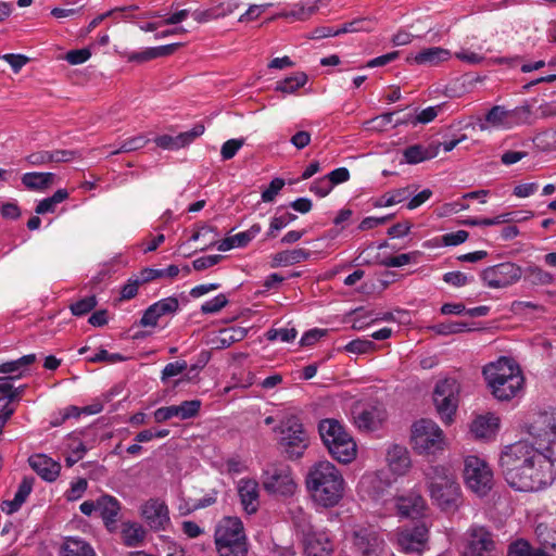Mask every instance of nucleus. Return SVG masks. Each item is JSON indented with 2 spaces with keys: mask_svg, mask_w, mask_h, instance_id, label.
I'll return each mask as SVG.
<instances>
[{
  "mask_svg": "<svg viewBox=\"0 0 556 556\" xmlns=\"http://www.w3.org/2000/svg\"><path fill=\"white\" fill-rule=\"evenodd\" d=\"M498 464L507 484L520 492H536L553 479V465L529 440L506 445Z\"/></svg>",
  "mask_w": 556,
  "mask_h": 556,
  "instance_id": "f257e3e1",
  "label": "nucleus"
},
{
  "mask_svg": "<svg viewBox=\"0 0 556 556\" xmlns=\"http://www.w3.org/2000/svg\"><path fill=\"white\" fill-rule=\"evenodd\" d=\"M305 485L312 500L326 508L334 507L344 496V478L329 460H319L308 468Z\"/></svg>",
  "mask_w": 556,
  "mask_h": 556,
  "instance_id": "f03ea898",
  "label": "nucleus"
},
{
  "mask_svg": "<svg viewBox=\"0 0 556 556\" xmlns=\"http://www.w3.org/2000/svg\"><path fill=\"white\" fill-rule=\"evenodd\" d=\"M483 375L492 394L501 401H508L518 395L523 387V376L517 364L506 357L483 368Z\"/></svg>",
  "mask_w": 556,
  "mask_h": 556,
  "instance_id": "7ed1b4c3",
  "label": "nucleus"
},
{
  "mask_svg": "<svg viewBox=\"0 0 556 556\" xmlns=\"http://www.w3.org/2000/svg\"><path fill=\"white\" fill-rule=\"evenodd\" d=\"M426 484L440 509L455 511L462 503V491L455 475L444 466H431L425 471Z\"/></svg>",
  "mask_w": 556,
  "mask_h": 556,
  "instance_id": "20e7f679",
  "label": "nucleus"
},
{
  "mask_svg": "<svg viewBox=\"0 0 556 556\" xmlns=\"http://www.w3.org/2000/svg\"><path fill=\"white\" fill-rule=\"evenodd\" d=\"M320 438L330 455L339 463L349 464L357 454L356 443L337 419H324L318 425Z\"/></svg>",
  "mask_w": 556,
  "mask_h": 556,
  "instance_id": "39448f33",
  "label": "nucleus"
},
{
  "mask_svg": "<svg viewBox=\"0 0 556 556\" xmlns=\"http://www.w3.org/2000/svg\"><path fill=\"white\" fill-rule=\"evenodd\" d=\"M526 429L527 440L553 464L556 460V412L540 413Z\"/></svg>",
  "mask_w": 556,
  "mask_h": 556,
  "instance_id": "423d86ee",
  "label": "nucleus"
},
{
  "mask_svg": "<svg viewBox=\"0 0 556 556\" xmlns=\"http://www.w3.org/2000/svg\"><path fill=\"white\" fill-rule=\"evenodd\" d=\"M215 544L219 556H247L248 544L241 520L224 518L216 529Z\"/></svg>",
  "mask_w": 556,
  "mask_h": 556,
  "instance_id": "0eeeda50",
  "label": "nucleus"
},
{
  "mask_svg": "<svg viewBox=\"0 0 556 556\" xmlns=\"http://www.w3.org/2000/svg\"><path fill=\"white\" fill-rule=\"evenodd\" d=\"M275 431L278 432V444L290 458H299L304 454L308 446V437L299 418H283Z\"/></svg>",
  "mask_w": 556,
  "mask_h": 556,
  "instance_id": "6e6552de",
  "label": "nucleus"
},
{
  "mask_svg": "<svg viewBox=\"0 0 556 556\" xmlns=\"http://www.w3.org/2000/svg\"><path fill=\"white\" fill-rule=\"evenodd\" d=\"M413 448L420 455H433L444 448V434L430 419H420L412 426Z\"/></svg>",
  "mask_w": 556,
  "mask_h": 556,
  "instance_id": "1a4fd4ad",
  "label": "nucleus"
},
{
  "mask_svg": "<svg viewBox=\"0 0 556 556\" xmlns=\"http://www.w3.org/2000/svg\"><path fill=\"white\" fill-rule=\"evenodd\" d=\"M262 484L267 493L278 496H290L296 489L291 468L283 463L268 464L263 471Z\"/></svg>",
  "mask_w": 556,
  "mask_h": 556,
  "instance_id": "9d476101",
  "label": "nucleus"
},
{
  "mask_svg": "<svg viewBox=\"0 0 556 556\" xmlns=\"http://www.w3.org/2000/svg\"><path fill=\"white\" fill-rule=\"evenodd\" d=\"M353 556H387L388 544L382 534L372 528H358L350 536Z\"/></svg>",
  "mask_w": 556,
  "mask_h": 556,
  "instance_id": "9b49d317",
  "label": "nucleus"
},
{
  "mask_svg": "<svg viewBox=\"0 0 556 556\" xmlns=\"http://www.w3.org/2000/svg\"><path fill=\"white\" fill-rule=\"evenodd\" d=\"M465 483L479 496L486 495L494 483L493 471L485 460L477 456H468L464 467Z\"/></svg>",
  "mask_w": 556,
  "mask_h": 556,
  "instance_id": "f8f14e48",
  "label": "nucleus"
},
{
  "mask_svg": "<svg viewBox=\"0 0 556 556\" xmlns=\"http://www.w3.org/2000/svg\"><path fill=\"white\" fill-rule=\"evenodd\" d=\"M459 384L453 378L439 380L433 390V403L445 424L452 421L458 406Z\"/></svg>",
  "mask_w": 556,
  "mask_h": 556,
  "instance_id": "ddd939ff",
  "label": "nucleus"
},
{
  "mask_svg": "<svg viewBox=\"0 0 556 556\" xmlns=\"http://www.w3.org/2000/svg\"><path fill=\"white\" fill-rule=\"evenodd\" d=\"M522 275L520 266L511 262H504L483 269L481 279L491 289H503L519 281Z\"/></svg>",
  "mask_w": 556,
  "mask_h": 556,
  "instance_id": "4468645a",
  "label": "nucleus"
},
{
  "mask_svg": "<svg viewBox=\"0 0 556 556\" xmlns=\"http://www.w3.org/2000/svg\"><path fill=\"white\" fill-rule=\"evenodd\" d=\"M298 531L302 535L305 556H331L333 545L324 531L316 530L309 523H296Z\"/></svg>",
  "mask_w": 556,
  "mask_h": 556,
  "instance_id": "2eb2a0df",
  "label": "nucleus"
},
{
  "mask_svg": "<svg viewBox=\"0 0 556 556\" xmlns=\"http://www.w3.org/2000/svg\"><path fill=\"white\" fill-rule=\"evenodd\" d=\"M141 517L154 531H164L170 526L169 510L165 502L150 498L140 508Z\"/></svg>",
  "mask_w": 556,
  "mask_h": 556,
  "instance_id": "dca6fc26",
  "label": "nucleus"
},
{
  "mask_svg": "<svg viewBox=\"0 0 556 556\" xmlns=\"http://www.w3.org/2000/svg\"><path fill=\"white\" fill-rule=\"evenodd\" d=\"M471 556H498L493 534L484 527L473 526L468 531Z\"/></svg>",
  "mask_w": 556,
  "mask_h": 556,
  "instance_id": "f3484780",
  "label": "nucleus"
},
{
  "mask_svg": "<svg viewBox=\"0 0 556 556\" xmlns=\"http://www.w3.org/2000/svg\"><path fill=\"white\" fill-rule=\"evenodd\" d=\"M395 507L399 516L417 519L426 515L428 505L422 495L417 491H409L395 498Z\"/></svg>",
  "mask_w": 556,
  "mask_h": 556,
  "instance_id": "a211bd4d",
  "label": "nucleus"
},
{
  "mask_svg": "<svg viewBox=\"0 0 556 556\" xmlns=\"http://www.w3.org/2000/svg\"><path fill=\"white\" fill-rule=\"evenodd\" d=\"M428 542V529L425 525L396 532V543L404 552L421 553Z\"/></svg>",
  "mask_w": 556,
  "mask_h": 556,
  "instance_id": "6ab92c4d",
  "label": "nucleus"
},
{
  "mask_svg": "<svg viewBox=\"0 0 556 556\" xmlns=\"http://www.w3.org/2000/svg\"><path fill=\"white\" fill-rule=\"evenodd\" d=\"M205 128L197 124L191 130L180 132L177 136L163 135L154 139L157 147L165 150H178L190 144L195 138L203 135Z\"/></svg>",
  "mask_w": 556,
  "mask_h": 556,
  "instance_id": "aec40b11",
  "label": "nucleus"
},
{
  "mask_svg": "<svg viewBox=\"0 0 556 556\" xmlns=\"http://www.w3.org/2000/svg\"><path fill=\"white\" fill-rule=\"evenodd\" d=\"M387 413L382 407L368 406L354 412V422L359 430H376L386 419Z\"/></svg>",
  "mask_w": 556,
  "mask_h": 556,
  "instance_id": "412c9836",
  "label": "nucleus"
},
{
  "mask_svg": "<svg viewBox=\"0 0 556 556\" xmlns=\"http://www.w3.org/2000/svg\"><path fill=\"white\" fill-rule=\"evenodd\" d=\"M28 464L37 475L48 482H53L60 475L61 465L45 454H35L28 458Z\"/></svg>",
  "mask_w": 556,
  "mask_h": 556,
  "instance_id": "4be33fe9",
  "label": "nucleus"
},
{
  "mask_svg": "<svg viewBox=\"0 0 556 556\" xmlns=\"http://www.w3.org/2000/svg\"><path fill=\"white\" fill-rule=\"evenodd\" d=\"M387 460L390 470L397 476H404L412 466L407 448L397 444L388 450Z\"/></svg>",
  "mask_w": 556,
  "mask_h": 556,
  "instance_id": "5701e85b",
  "label": "nucleus"
},
{
  "mask_svg": "<svg viewBox=\"0 0 556 556\" xmlns=\"http://www.w3.org/2000/svg\"><path fill=\"white\" fill-rule=\"evenodd\" d=\"M238 492L244 510L255 513L258 506V483L252 479H241Z\"/></svg>",
  "mask_w": 556,
  "mask_h": 556,
  "instance_id": "b1692460",
  "label": "nucleus"
},
{
  "mask_svg": "<svg viewBox=\"0 0 556 556\" xmlns=\"http://www.w3.org/2000/svg\"><path fill=\"white\" fill-rule=\"evenodd\" d=\"M261 225L254 224L245 231L220 240L218 243V250L225 252L233 248H243L248 245L261 232Z\"/></svg>",
  "mask_w": 556,
  "mask_h": 556,
  "instance_id": "393cba45",
  "label": "nucleus"
},
{
  "mask_svg": "<svg viewBox=\"0 0 556 556\" xmlns=\"http://www.w3.org/2000/svg\"><path fill=\"white\" fill-rule=\"evenodd\" d=\"M441 144L431 142L428 146L414 144L404 150V157L408 164H417L438 155Z\"/></svg>",
  "mask_w": 556,
  "mask_h": 556,
  "instance_id": "a878e982",
  "label": "nucleus"
},
{
  "mask_svg": "<svg viewBox=\"0 0 556 556\" xmlns=\"http://www.w3.org/2000/svg\"><path fill=\"white\" fill-rule=\"evenodd\" d=\"M498 422V418L493 414L481 415L473 419L470 431L476 438H490L496 432Z\"/></svg>",
  "mask_w": 556,
  "mask_h": 556,
  "instance_id": "bb28decb",
  "label": "nucleus"
},
{
  "mask_svg": "<svg viewBox=\"0 0 556 556\" xmlns=\"http://www.w3.org/2000/svg\"><path fill=\"white\" fill-rule=\"evenodd\" d=\"M119 509V503L115 497L103 495L98 498V511L108 528L116 523Z\"/></svg>",
  "mask_w": 556,
  "mask_h": 556,
  "instance_id": "cd10ccee",
  "label": "nucleus"
},
{
  "mask_svg": "<svg viewBox=\"0 0 556 556\" xmlns=\"http://www.w3.org/2000/svg\"><path fill=\"white\" fill-rule=\"evenodd\" d=\"M451 58V52L441 47H431L421 50L413 60L416 64L435 66L440 63L447 61Z\"/></svg>",
  "mask_w": 556,
  "mask_h": 556,
  "instance_id": "c85d7f7f",
  "label": "nucleus"
},
{
  "mask_svg": "<svg viewBox=\"0 0 556 556\" xmlns=\"http://www.w3.org/2000/svg\"><path fill=\"white\" fill-rule=\"evenodd\" d=\"M416 191V188L413 186H407L403 188H399L395 190H391L379 197L375 203V207H387L392 206L399 203H402L409 199V197Z\"/></svg>",
  "mask_w": 556,
  "mask_h": 556,
  "instance_id": "c756f323",
  "label": "nucleus"
},
{
  "mask_svg": "<svg viewBox=\"0 0 556 556\" xmlns=\"http://www.w3.org/2000/svg\"><path fill=\"white\" fill-rule=\"evenodd\" d=\"M53 173H26L22 176V184L29 190L43 191L53 185Z\"/></svg>",
  "mask_w": 556,
  "mask_h": 556,
  "instance_id": "7c9ffc66",
  "label": "nucleus"
},
{
  "mask_svg": "<svg viewBox=\"0 0 556 556\" xmlns=\"http://www.w3.org/2000/svg\"><path fill=\"white\" fill-rule=\"evenodd\" d=\"M308 256L309 252L304 249L281 251L271 256V267L298 264L306 261Z\"/></svg>",
  "mask_w": 556,
  "mask_h": 556,
  "instance_id": "2f4dec72",
  "label": "nucleus"
},
{
  "mask_svg": "<svg viewBox=\"0 0 556 556\" xmlns=\"http://www.w3.org/2000/svg\"><path fill=\"white\" fill-rule=\"evenodd\" d=\"M248 330L241 327H231L224 329L214 340L216 349H227L235 342H239L245 338Z\"/></svg>",
  "mask_w": 556,
  "mask_h": 556,
  "instance_id": "473e14b6",
  "label": "nucleus"
},
{
  "mask_svg": "<svg viewBox=\"0 0 556 556\" xmlns=\"http://www.w3.org/2000/svg\"><path fill=\"white\" fill-rule=\"evenodd\" d=\"M64 556H96L91 545L79 538H67L63 545Z\"/></svg>",
  "mask_w": 556,
  "mask_h": 556,
  "instance_id": "72a5a7b5",
  "label": "nucleus"
},
{
  "mask_svg": "<svg viewBox=\"0 0 556 556\" xmlns=\"http://www.w3.org/2000/svg\"><path fill=\"white\" fill-rule=\"evenodd\" d=\"M307 83V75L304 72H296L277 83L275 90L282 93H293Z\"/></svg>",
  "mask_w": 556,
  "mask_h": 556,
  "instance_id": "f704fd0d",
  "label": "nucleus"
},
{
  "mask_svg": "<svg viewBox=\"0 0 556 556\" xmlns=\"http://www.w3.org/2000/svg\"><path fill=\"white\" fill-rule=\"evenodd\" d=\"M525 279L533 286H549L554 281V276L539 266H529L523 275Z\"/></svg>",
  "mask_w": 556,
  "mask_h": 556,
  "instance_id": "c9c22d12",
  "label": "nucleus"
},
{
  "mask_svg": "<svg viewBox=\"0 0 556 556\" xmlns=\"http://www.w3.org/2000/svg\"><path fill=\"white\" fill-rule=\"evenodd\" d=\"M146 530L138 523H126L122 530V539L127 546H137L144 540Z\"/></svg>",
  "mask_w": 556,
  "mask_h": 556,
  "instance_id": "e433bc0d",
  "label": "nucleus"
},
{
  "mask_svg": "<svg viewBox=\"0 0 556 556\" xmlns=\"http://www.w3.org/2000/svg\"><path fill=\"white\" fill-rule=\"evenodd\" d=\"M36 361L35 354H28L20 357L18 359L5 362L0 365V372L8 374L9 376L24 374L26 368Z\"/></svg>",
  "mask_w": 556,
  "mask_h": 556,
  "instance_id": "4c0bfd02",
  "label": "nucleus"
},
{
  "mask_svg": "<svg viewBox=\"0 0 556 556\" xmlns=\"http://www.w3.org/2000/svg\"><path fill=\"white\" fill-rule=\"evenodd\" d=\"M509 117V110L501 105H495L488 112L485 122L494 127L511 128Z\"/></svg>",
  "mask_w": 556,
  "mask_h": 556,
  "instance_id": "58836bf2",
  "label": "nucleus"
},
{
  "mask_svg": "<svg viewBox=\"0 0 556 556\" xmlns=\"http://www.w3.org/2000/svg\"><path fill=\"white\" fill-rule=\"evenodd\" d=\"M67 197H68V192L65 189H59L53 193L52 197L41 200L37 204L35 212L38 215L46 214V213H53L56 204L66 200Z\"/></svg>",
  "mask_w": 556,
  "mask_h": 556,
  "instance_id": "ea45409f",
  "label": "nucleus"
},
{
  "mask_svg": "<svg viewBox=\"0 0 556 556\" xmlns=\"http://www.w3.org/2000/svg\"><path fill=\"white\" fill-rule=\"evenodd\" d=\"M22 377V372H18L17 375L8 376V377H1L0 378V393L2 394L1 397H8L11 400H20L25 386H20L15 388L12 383L13 380L18 379Z\"/></svg>",
  "mask_w": 556,
  "mask_h": 556,
  "instance_id": "a19ab883",
  "label": "nucleus"
},
{
  "mask_svg": "<svg viewBox=\"0 0 556 556\" xmlns=\"http://www.w3.org/2000/svg\"><path fill=\"white\" fill-rule=\"evenodd\" d=\"M510 115V127L525 125V124H533L535 117L533 116L531 106L529 104H522L520 106H516L513 110H509Z\"/></svg>",
  "mask_w": 556,
  "mask_h": 556,
  "instance_id": "79ce46f5",
  "label": "nucleus"
},
{
  "mask_svg": "<svg viewBox=\"0 0 556 556\" xmlns=\"http://www.w3.org/2000/svg\"><path fill=\"white\" fill-rule=\"evenodd\" d=\"M533 216L532 212H510L501 214L494 218H484V226H493L505 223L528 220Z\"/></svg>",
  "mask_w": 556,
  "mask_h": 556,
  "instance_id": "37998d69",
  "label": "nucleus"
},
{
  "mask_svg": "<svg viewBox=\"0 0 556 556\" xmlns=\"http://www.w3.org/2000/svg\"><path fill=\"white\" fill-rule=\"evenodd\" d=\"M179 274L176 265H169L165 269L144 268L140 271L141 280L149 282L157 278H175Z\"/></svg>",
  "mask_w": 556,
  "mask_h": 556,
  "instance_id": "c03bdc74",
  "label": "nucleus"
},
{
  "mask_svg": "<svg viewBox=\"0 0 556 556\" xmlns=\"http://www.w3.org/2000/svg\"><path fill=\"white\" fill-rule=\"evenodd\" d=\"M535 535L543 547L556 551V531L554 529L545 523H539L535 527Z\"/></svg>",
  "mask_w": 556,
  "mask_h": 556,
  "instance_id": "a18cd8bd",
  "label": "nucleus"
},
{
  "mask_svg": "<svg viewBox=\"0 0 556 556\" xmlns=\"http://www.w3.org/2000/svg\"><path fill=\"white\" fill-rule=\"evenodd\" d=\"M507 556H548L541 549H533L527 541L518 540L509 545Z\"/></svg>",
  "mask_w": 556,
  "mask_h": 556,
  "instance_id": "49530a36",
  "label": "nucleus"
},
{
  "mask_svg": "<svg viewBox=\"0 0 556 556\" xmlns=\"http://www.w3.org/2000/svg\"><path fill=\"white\" fill-rule=\"evenodd\" d=\"M148 142H149V140L144 136H142V135L135 136V137L124 140L119 144V147L116 150L112 151L110 154L115 155V154H119V153L134 152V151L140 150L143 147H146V144Z\"/></svg>",
  "mask_w": 556,
  "mask_h": 556,
  "instance_id": "de8ad7c7",
  "label": "nucleus"
},
{
  "mask_svg": "<svg viewBox=\"0 0 556 556\" xmlns=\"http://www.w3.org/2000/svg\"><path fill=\"white\" fill-rule=\"evenodd\" d=\"M200 400L184 401L179 405H175L177 417L181 420L190 419L195 417L201 408Z\"/></svg>",
  "mask_w": 556,
  "mask_h": 556,
  "instance_id": "09e8293b",
  "label": "nucleus"
},
{
  "mask_svg": "<svg viewBox=\"0 0 556 556\" xmlns=\"http://www.w3.org/2000/svg\"><path fill=\"white\" fill-rule=\"evenodd\" d=\"M201 238L204 239L201 250H205L206 248L212 247L214 244L218 245L220 241L218 240V233L215 232V230L210 226H202L192 235L191 240L198 241Z\"/></svg>",
  "mask_w": 556,
  "mask_h": 556,
  "instance_id": "8fccbe9b",
  "label": "nucleus"
},
{
  "mask_svg": "<svg viewBox=\"0 0 556 556\" xmlns=\"http://www.w3.org/2000/svg\"><path fill=\"white\" fill-rule=\"evenodd\" d=\"M298 218L296 215L292 213H286L281 216H274L270 219L269 229L266 232V238H274L276 237V232L288 226L291 222L295 220Z\"/></svg>",
  "mask_w": 556,
  "mask_h": 556,
  "instance_id": "3c124183",
  "label": "nucleus"
},
{
  "mask_svg": "<svg viewBox=\"0 0 556 556\" xmlns=\"http://www.w3.org/2000/svg\"><path fill=\"white\" fill-rule=\"evenodd\" d=\"M97 304V298L90 295L71 304L70 309L73 315L80 317L91 312Z\"/></svg>",
  "mask_w": 556,
  "mask_h": 556,
  "instance_id": "603ef678",
  "label": "nucleus"
},
{
  "mask_svg": "<svg viewBox=\"0 0 556 556\" xmlns=\"http://www.w3.org/2000/svg\"><path fill=\"white\" fill-rule=\"evenodd\" d=\"M438 334L448 336L453 333H460L468 330V326L463 321H448L441 323L439 325L433 326L432 328Z\"/></svg>",
  "mask_w": 556,
  "mask_h": 556,
  "instance_id": "864d4df0",
  "label": "nucleus"
},
{
  "mask_svg": "<svg viewBox=\"0 0 556 556\" xmlns=\"http://www.w3.org/2000/svg\"><path fill=\"white\" fill-rule=\"evenodd\" d=\"M376 348L375 343L367 339H356L349 342L344 350L349 353L354 354H366L374 351Z\"/></svg>",
  "mask_w": 556,
  "mask_h": 556,
  "instance_id": "5fc2aeb1",
  "label": "nucleus"
},
{
  "mask_svg": "<svg viewBox=\"0 0 556 556\" xmlns=\"http://www.w3.org/2000/svg\"><path fill=\"white\" fill-rule=\"evenodd\" d=\"M227 296L220 293L216 295L214 299L203 303L201 306V312L203 314H215L218 313L222 308H224L227 305Z\"/></svg>",
  "mask_w": 556,
  "mask_h": 556,
  "instance_id": "6e6d98bb",
  "label": "nucleus"
},
{
  "mask_svg": "<svg viewBox=\"0 0 556 556\" xmlns=\"http://www.w3.org/2000/svg\"><path fill=\"white\" fill-rule=\"evenodd\" d=\"M160 317L175 313L178 309V300L174 296L165 298L152 304Z\"/></svg>",
  "mask_w": 556,
  "mask_h": 556,
  "instance_id": "4d7b16f0",
  "label": "nucleus"
},
{
  "mask_svg": "<svg viewBox=\"0 0 556 556\" xmlns=\"http://www.w3.org/2000/svg\"><path fill=\"white\" fill-rule=\"evenodd\" d=\"M244 144V139H229L223 143L220 155L224 161L231 160Z\"/></svg>",
  "mask_w": 556,
  "mask_h": 556,
  "instance_id": "13d9d810",
  "label": "nucleus"
},
{
  "mask_svg": "<svg viewBox=\"0 0 556 556\" xmlns=\"http://www.w3.org/2000/svg\"><path fill=\"white\" fill-rule=\"evenodd\" d=\"M25 161L31 166H40L53 163V155L51 151L41 150L28 154Z\"/></svg>",
  "mask_w": 556,
  "mask_h": 556,
  "instance_id": "bf43d9fd",
  "label": "nucleus"
},
{
  "mask_svg": "<svg viewBox=\"0 0 556 556\" xmlns=\"http://www.w3.org/2000/svg\"><path fill=\"white\" fill-rule=\"evenodd\" d=\"M443 280L448 285L460 288L473 281V277L462 271H450L444 274Z\"/></svg>",
  "mask_w": 556,
  "mask_h": 556,
  "instance_id": "052dcab7",
  "label": "nucleus"
},
{
  "mask_svg": "<svg viewBox=\"0 0 556 556\" xmlns=\"http://www.w3.org/2000/svg\"><path fill=\"white\" fill-rule=\"evenodd\" d=\"M142 283L146 282L141 280L140 274L136 278H130L121 290V300H130L135 298L138 293L139 286Z\"/></svg>",
  "mask_w": 556,
  "mask_h": 556,
  "instance_id": "680f3d73",
  "label": "nucleus"
},
{
  "mask_svg": "<svg viewBox=\"0 0 556 556\" xmlns=\"http://www.w3.org/2000/svg\"><path fill=\"white\" fill-rule=\"evenodd\" d=\"M271 7L270 3L264 4H252L249 9L239 17L240 23H247L258 18L265 11Z\"/></svg>",
  "mask_w": 556,
  "mask_h": 556,
  "instance_id": "e2e57ef3",
  "label": "nucleus"
},
{
  "mask_svg": "<svg viewBox=\"0 0 556 556\" xmlns=\"http://www.w3.org/2000/svg\"><path fill=\"white\" fill-rule=\"evenodd\" d=\"M285 180L281 178H275L270 181L267 189L262 192L263 202H271L279 193V191L283 188Z\"/></svg>",
  "mask_w": 556,
  "mask_h": 556,
  "instance_id": "0e129e2a",
  "label": "nucleus"
},
{
  "mask_svg": "<svg viewBox=\"0 0 556 556\" xmlns=\"http://www.w3.org/2000/svg\"><path fill=\"white\" fill-rule=\"evenodd\" d=\"M71 455L66 457V464L67 466H73L78 460H80L84 455L86 454V446L83 442L74 441L70 444Z\"/></svg>",
  "mask_w": 556,
  "mask_h": 556,
  "instance_id": "69168bd1",
  "label": "nucleus"
},
{
  "mask_svg": "<svg viewBox=\"0 0 556 556\" xmlns=\"http://www.w3.org/2000/svg\"><path fill=\"white\" fill-rule=\"evenodd\" d=\"M332 184L329 181V179L324 176L317 180H315L309 190L314 192L316 195L324 198L328 195L332 190Z\"/></svg>",
  "mask_w": 556,
  "mask_h": 556,
  "instance_id": "338daca9",
  "label": "nucleus"
},
{
  "mask_svg": "<svg viewBox=\"0 0 556 556\" xmlns=\"http://www.w3.org/2000/svg\"><path fill=\"white\" fill-rule=\"evenodd\" d=\"M91 52L88 49H79L68 51L65 55V60L72 65L83 64L89 60Z\"/></svg>",
  "mask_w": 556,
  "mask_h": 556,
  "instance_id": "774afa93",
  "label": "nucleus"
}]
</instances>
